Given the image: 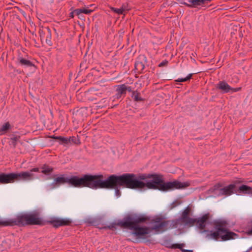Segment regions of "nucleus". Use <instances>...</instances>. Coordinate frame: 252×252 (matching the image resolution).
Here are the masks:
<instances>
[{
    "label": "nucleus",
    "mask_w": 252,
    "mask_h": 252,
    "mask_svg": "<svg viewBox=\"0 0 252 252\" xmlns=\"http://www.w3.org/2000/svg\"><path fill=\"white\" fill-rule=\"evenodd\" d=\"M168 62L167 60H163L158 64V66L159 67L165 66L168 64Z\"/></svg>",
    "instance_id": "obj_33"
},
{
    "label": "nucleus",
    "mask_w": 252,
    "mask_h": 252,
    "mask_svg": "<svg viewBox=\"0 0 252 252\" xmlns=\"http://www.w3.org/2000/svg\"><path fill=\"white\" fill-rule=\"evenodd\" d=\"M235 193L247 194L252 195V188L245 185L240 186Z\"/></svg>",
    "instance_id": "obj_17"
},
{
    "label": "nucleus",
    "mask_w": 252,
    "mask_h": 252,
    "mask_svg": "<svg viewBox=\"0 0 252 252\" xmlns=\"http://www.w3.org/2000/svg\"><path fill=\"white\" fill-rule=\"evenodd\" d=\"M153 225L150 227V231L154 230L156 233H162L168 229L176 228L179 224V220H164L162 218L158 217L151 220Z\"/></svg>",
    "instance_id": "obj_7"
},
{
    "label": "nucleus",
    "mask_w": 252,
    "mask_h": 252,
    "mask_svg": "<svg viewBox=\"0 0 252 252\" xmlns=\"http://www.w3.org/2000/svg\"><path fill=\"white\" fill-rule=\"evenodd\" d=\"M110 9H111V10L113 12H114V13H116L118 14H123V12H122V10H121V8H115V7H110Z\"/></svg>",
    "instance_id": "obj_30"
},
{
    "label": "nucleus",
    "mask_w": 252,
    "mask_h": 252,
    "mask_svg": "<svg viewBox=\"0 0 252 252\" xmlns=\"http://www.w3.org/2000/svg\"><path fill=\"white\" fill-rule=\"evenodd\" d=\"M102 175H84L79 178L80 188L88 187L93 189H105V180H103Z\"/></svg>",
    "instance_id": "obj_6"
},
{
    "label": "nucleus",
    "mask_w": 252,
    "mask_h": 252,
    "mask_svg": "<svg viewBox=\"0 0 252 252\" xmlns=\"http://www.w3.org/2000/svg\"><path fill=\"white\" fill-rule=\"evenodd\" d=\"M121 10H122V12L124 13L126 11H128V9L127 8V6L126 4H123L122 7H121Z\"/></svg>",
    "instance_id": "obj_38"
},
{
    "label": "nucleus",
    "mask_w": 252,
    "mask_h": 252,
    "mask_svg": "<svg viewBox=\"0 0 252 252\" xmlns=\"http://www.w3.org/2000/svg\"><path fill=\"white\" fill-rule=\"evenodd\" d=\"M215 193L218 196H228L235 193L234 185H229L223 187L221 184H218L214 186Z\"/></svg>",
    "instance_id": "obj_8"
},
{
    "label": "nucleus",
    "mask_w": 252,
    "mask_h": 252,
    "mask_svg": "<svg viewBox=\"0 0 252 252\" xmlns=\"http://www.w3.org/2000/svg\"><path fill=\"white\" fill-rule=\"evenodd\" d=\"M241 90V87L236 88H233L231 87L230 92H231V93L237 92L240 91Z\"/></svg>",
    "instance_id": "obj_37"
},
{
    "label": "nucleus",
    "mask_w": 252,
    "mask_h": 252,
    "mask_svg": "<svg viewBox=\"0 0 252 252\" xmlns=\"http://www.w3.org/2000/svg\"><path fill=\"white\" fill-rule=\"evenodd\" d=\"M67 181L69 185L76 188H80L79 177L78 176H71L70 178H68Z\"/></svg>",
    "instance_id": "obj_18"
},
{
    "label": "nucleus",
    "mask_w": 252,
    "mask_h": 252,
    "mask_svg": "<svg viewBox=\"0 0 252 252\" xmlns=\"http://www.w3.org/2000/svg\"><path fill=\"white\" fill-rule=\"evenodd\" d=\"M182 252H193L192 250H182Z\"/></svg>",
    "instance_id": "obj_41"
},
{
    "label": "nucleus",
    "mask_w": 252,
    "mask_h": 252,
    "mask_svg": "<svg viewBox=\"0 0 252 252\" xmlns=\"http://www.w3.org/2000/svg\"><path fill=\"white\" fill-rule=\"evenodd\" d=\"M215 231H211L209 234L206 235L208 238L218 241L219 238L221 241H225L233 239L238 237V235L233 232L229 231L226 227V224L223 221H218L215 223Z\"/></svg>",
    "instance_id": "obj_5"
},
{
    "label": "nucleus",
    "mask_w": 252,
    "mask_h": 252,
    "mask_svg": "<svg viewBox=\"0 0 252 252\" xmlns=\"http://www.w3.org/2000/svg\"><path fill=\"white\" fill-rule=\"evenodd\" d=\"M192 76V74L190 73V74H189L186 78H179L178 79L176 80L175 81L178 82H184L188 81H189L191 79Z\"/></svg>",
    "instance_id": "obj_27"
},
{
    "label": "nucleus",
    "mask_w": 252,
    "mask_h": 252,
    "mask_svg": "<svg viewBox=\"0 0 252 252\" xmlns=\"http://www.w3.org/2000/svg\"><path fill=\"white\" fill-rule=\"evenodd\" d=\"M119 187L120 186H117V187L113 188V189H115V195L117 197H120V196L121 195V192L120 189H118V187Z\"/></svg>",
    "instance_id": "obj_31"
},
{
    "label": "nucleus",
    "mask_w": 252,
    "mask_h": 252,
    "mask_svg": "<svg viewBox=\"0 0 252 252\" xmlns=\"http://www.w3.org/2000/svg\"><path fill=\"white\" fill-rule=\"evenodd\" d=\"M148 220L149 218L144 216L134 218L131 215H128L125 217L123 220H119L117 223H111L103 228L113 229L117 225L121 227L132 230V234L138 238H144L147 235L150 233V228L147 226H140L139 224Z\"/></svg>",
    "instance_id": "obj_2"
},
{
    "label": "nucleus",
    "mask_w": 252,
    "mask_h": 252,
    "mask_svg": "<svg viewBox=\"0 0 252 252\" xmlns=\"http://www.w3.org/2000/svg\"><path fill=\"white\" fill-rule=\"evenodd\" d=\"M131 96L135 101H141L143 100V99L141 97L140 93L137 91H133Z\"/></svg>",
    "instance_id": "obj_25"
},
{
    "label": "nucleus",
    "mask_w": 252,
    "mask_h": 252,
    "mask_svg": "<svg viewBox=\"0 0 252 252\" xmlns=\"http://www.w3.org/2000/svg\"><path fill=\"white\" fill-rule=\"evenodd\" d=\"M93 12V10L87 9V8H82V12L83 13L86 14H90Z\"/></svg>",
    "instance_id": "obj_35"
},
{
    "label": "nucleus",
    "mask_w": 252,
    "mask_h": 252,
    "mask_svg": "<svg viewBox=\"0 0 252 252\" xmlns=\"http://www.w3.org/2000/svg\"><path fill=\"white\" fill-rule=\"evenodd\" d=\"M51 31L49 28H46L41 32H40V37L41 39L44 38L45 37L46 43L51 46L52 45V41H51Z\"/></svg>",
    "instance_id": "obj_13"
},
{
    "label": "nucleus",
    "mask_w": 252,
    "mask_h": 252,
    "mask_svg": "<svg viewBox=\"0 0 252 252\" xmlns=\"http://www.w3.org/2000/svg\"><path fill=\"white\" fill-rule=\"evenodd\" d=\"M122 86L124 88L125 90V92L126 93V91L130 92H131V88L129 86H127L125 84H122Z\"/></svg>",
    "instance_id": "obj_34"
},
{
    "label": "nucleus",
    "mask_w": 252,
    "mask_h": 252,
    "mask_svg": "<svg viewBox=\"0 0 252 252\" xmlns=\"http://www.w3.org/2000/svg\"><path fill=\"white\" fill-rule=\"evenodd\" d=\"M10 128V125L8 122L4 123L0 128V132H6Z\"/></svg>",
    "instance_id": "obj_28"
},
{
    "label": "nucleus",
    "mask_w": 252,
    "mask_h": 252,
    "mask_svg": "<svg viewBox=\"0 0 252 252\" xmlns=\"http://www.w3.org/2000/svg\"><path fill=\"white\" fill-rule=\"evenodd\" d=\"M75 14L79 16L80 14L83 13L82 8H78L74 10Z\"/></svg>",
    "instance_id": "obj_36"
},
{
    "label": "nucleus",
    "mask_w": 252,
    "mask_h": 252,
    "mask_svg": "<svg viewBox=\"0 0 252 252\" xmlns=\"http://www.w3.org/2000/svg\"><path fill=\"white\" fill-rule=\"evenodd\" d=\"M183 246H184L183 244H175L173 245V248L179 249L182 251V250H184L183 249Z\"/></svg>",
    "instance_id": "obj_32"
},
{
    "label": "nucleus",
    "mask_w": 252,
    "mask_h": 252,
    "mask_svg": "<svg viewBox=\"0 0 252 252\" xmlns=\"http://www.w3.org/2000/svg\"><path fill=\"white\" fill-rule=\"evenodd\" d=\"M68 178H65L63 175L56 178L54 182L49 185V188L51 189L59 187L61 185L68 183Z\"/></svg>",
    "instance_id": "obj_12"
},
{
    "label": "nucleus",
    "mask_w": 252,
    "mask_h": 252,
    "mask_svg": "<svg viewBox=\"0 0 252 252\" xmlns=\"http://www.w3.org/2000/svg\"><path fill=\"white\" fill-rule=\"evenodd\" d=\"M14 173L0 174V184H4L14 182Z\"/></svg>",
    "instance_id": "obj_11"
},
{
    "label": "nucleus",
    "mask_w": 252,
    "mask_h": 252,
    "mask_svg": "<svg viewBox=\"0 0 252 252\" xmlns=\"http://www.w3.org/2000/svg\"><path fill=\"white\" fill-rule=\"evenodd\" d=\"M134 66L135 70L139 73H141L145 68L144 64L139 61L136 62Z\"/></svg>",
    "instance_id": "obj_24"
},
{
    "label": "nucleus",
    "mask_w": 252,
    "mask_h": 252,
    "mask_svg": "<svg viewBox=\"0 0 252 252\" xmlns=\"http://www.w3.org/2000/svg\"><path fill=\"white\" fill-rule=\"evenodd\" d=\"M18 63L22 66L31 67L33 66V64L29 60L25 59L21 57L18 58Z\"/></svg>",
    "instance_id": "obj_20"
},
{
    "label": "nucleus",
    "mask_w": 252,
    "mask_h": 252,
    "mask_svg": "<svg viewBox=\"0 0 252 252\" xmlns=\"http://www.w3.org/2000/svg\"><path fill=\"white\" fill-rule=\"evenodd\" d=\"M216 88L223 93H228L230 92L231 87L226 81H221L217 84Z\"/></svg>",
    "instance_id": "obj_14"
},
{
    "label": "nucleus",
    "mask_w": 252,
    "mask_h": 252,
    "mask_svg": "<svg viewBox=\"0 0 252 252\" xmlns=\"http://www.w3.org/2000/svg\"><path fill=\"white\" fill-rule=\"evenodd\" d=\"M75 14L74 10L69 13V17L71 18H74V15Z\"/></svg>",
    "instance_id": "obj_40"
},
{
    "label": "nucleus",
    "mask_w": 252,
    "mask_h": 252,
    "mask_svg": "<svg viewBox=\"0 0 252 252\" xmlns=\"http://www.w3.org/2000/svg\"><path fill=\"white\" fill-rule=\"evenodd\" d=\"M74 137H71V138H70V141H71L72 142L75 143V141H74Z\"/></svg>",
    "instance_id": "obj_42"
},
{
    "label": "nucleus",
    "mask_w": 252,
    "mask_h": 252,
    "mask_svg": "<svg viewBox=\"0 0 252 252\" xmlns=\"http://www.w3.org/2000/svg\"><path fill=\"white\" fill-rule=\"evenodd\" d=\"M245 182V181L244 179L239 178L237 180H234L232 182V184L231 185H234L235 189L236 188V186L238 184H240L242 183H244Z\"/></svg>",
    "instance_id": "obj_29"
},
{
    "label": "nucleus",
    "mask_w": 252,
    "mask_h": 252,
    "mask_svg": "<svg viewBox=\"0 0 252 252\" xmlns=\"http://www.w3.org/2000/svg\"><path fill=\"white\" fill-rule=\"evenodd\" d=\"M14 181H30L32 180L33 174L29 171L22 172L19 173H14Z\"/></svg>",
    "instance_id": "obj_10"
},
{
    "label": "nucleus",
    "mask_w": 252,
    "mask_h": 252,
    "mask_svg": "<svg viewBox=\"0 0 252 252\" xmlns=\"http://www.w3.org/2000/svg\"><path fill=\"white\" fill-rule=\"evenodd\" d=\"M41 169V173L46 175H50L53 171V168L46 164L42 166Z\"/></svg>",
    "instance_id": "obj_21"
},
{
    "label": "nucleus",
    "mask_w": 252,
    "mask_h": 252,
    "mask_svg": "<svg viewBox=\"0 0 252 252\" xmlns=\"http://www.w3.org/2000/svg\"><path fill=\"white\" fill-rule=\"evenodd\" d=\"M32 172H39V168H37V167L33 168L29 172L32 173Z\"/></svg>",
    "instance_id": "obj_39"
},
{
    "label": "nucleus",
    "mask_w": 252,
    "mask_h": 252,
    "mask_svg": "<svg viewBox=\"0 0 252 252\" xmlns=\"http://www.w3.org/2000/svg\"><path fill=\"white\" fill-rule=\"evenodd\" d=\"M151 174H142L138 176L130 173L120 176L112 175L105 180V189L122 186L131 189H151L154 188L152 184V178L147 177Z\"/></svg>",
    "instance_id": "obj_1"
},
{
    "label": "nucleus",
    "mask_w": 252,
    "mask_h": 252,
    "mask_svg": "<svg viewBox=\"0 0 252 252\" xmlns=\"http://www.w3.org/2000/svg\"><path fill=\"white\" fill-rule=\"evenodd\" d=\"M51 138L55 140H58L60 144H67L70 142L71 137L68 138L62 137L61 136L53 135Z\"/></svg>",
    "instance_id": "obj_19"
},
{
    "label": "nucleus",
    "mask_w": 252,
    "mask_h": 252,
    "mask_svg": "<svg viewBox=\"0 0 252 252\" xmlns=\"http://www.w3.org/2000/svg\"><path fill=\"white\" fill-rule=\"evenodd\" d=\"M209 219V214H206L203 215L201 217L196 219V224L197 227L201 230H203L205 227V223L206 221Z\"/></svg>",
    "instance_id": "obj_16"
},
{
    "label": "nucleus",
    "mask_w": 252,
    "mask_h": 252,
    "mask_svg": "<svg viewBox=\"0 0 252 252\" xmlns=\"http://www.w3.org/2000/svg\"><path fill=\"white\" fill-rule=\"evenodd\" d=\"M50 223L55 228L60 226L70 225L72 220L69 219L54 218L50 221Z\"/></svg>",
    "instance_id": "obj_9"
},
{
    "label": "nucleus",
    "mask_w": 252,
    "mask_h": 252,
    "mask_svg": "<svg viewBox=\"0 0 252 252\" xmlns=\"http://www.w3.org/2000/svg\"><path fill=\"white\" fill-rule=\"evenodd\" d=\"M148 177L152 178V184L154 185V188H151L152 189H158L166 192L175 189H184L190 186V183L188 182H181L178 180L165 182L161 174H152Z\"/></svg>",
    "instance_id": "obj_4"
},
{
    "label": "nucleus",
    "mask_w": 252,
    "mask_h": 252,
    "mask_svg": "<svg viewBox=\"0 0 252 252\" xmlns=\"http://www.w3.org/2000/svg\"><path fill=\"white\" fill-rule=\"evenodd\" d=\"M177 220H179V223L181 221L188 227L193 226L196 222V219H193L189 217H186L185 218L184 217H180Z\"/></svg>",
    "instance_id": "obj_15"
},
{
    "label": "nucleus",
    "mask_w": 252,
    "mask_h": 252,
    "mask_svg": "<svg viewBox=\"0 0 252 252\" xmlns=\"http://www.w3.org/2000/svg\"><path fill=\"white\" fill-rule=\"evenodd\" d=\"M20 136L16 135L14 134H12L10 137L11 140V145H12L13 147H15L17 144V141L20 139Z\"/></svg>",
    "instance_id": "obj_26"
},
{
    "label": "nucleus",
    "mask_w": 252,
    "mask_h": 252,
    "mask_svg": "<svg viewBox=\"0 0 252 252\" xmlns=\"http://www.w3.org/2000/svg\"><path fill=\"white\" fill-rule=\"evenodd\" d=\"M192 206L191 205H188L185 209L183 211L181 217H184L185 218L186 217H189V215L191 214L192 211Z\"/></svg>",
    "instance_id": "obj_23"
},
{
    "label": "nucleus",
    "mask_w": 252,
    "mask_h": 252,
    "mask_svg": "<svg viewBox=\"0 0 252 252\" xmlns=\"http://www.w3.org/2000/svg\"><path fill=\"white\" fill-rule=\"evenodd\" d=\"M116 94L114 96L115 99H119L121 97L123 94H125L126 92H125V90L124 88L122 86V85L118 86L116 90Z\"/></svg>",
    "instance_id": "obj_22"
},
{
    "label": "nucleus",
    "mask_w": 252,
    "mask_h": 252,
    "mask_svg": "<svg viewBox=\"0 0 252 252\" xmlns=\"http://www.w3.org/2000/svg\"><path fill=\"white\" fill-rule=\"evenodd\" d=\"M38 213H22L15 217L5 220H0V225L25 226L29 225H41L43 220L39 218Z\"/></svg>",
    "instance_id": "obj_3"
}]
</instances>
